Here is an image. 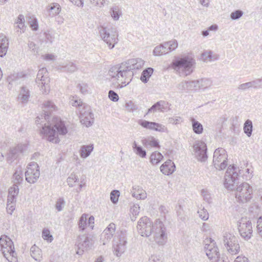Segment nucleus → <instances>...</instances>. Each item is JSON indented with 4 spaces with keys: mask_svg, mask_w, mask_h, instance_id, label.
Listing matches in <instances>:
<instances>
[{
    "mask_svg": "<svg viewBox=\"0 0 262 262\" xmlns=\"http://www.w3.org/2000/svg\"><path fill=\"white\" fill-rule=\"evenodd\" d=\"M223 243L227 251L232 255L236 254L239 251L237 238L233 234L226 232L223 235Z\"/></svg>",
    "mask_w": 262,
    "mask_h": 262,
    "instance_id": "obj_7",
    "label": "nucleus"
},
{
    "mask_svg": "<svg viewBox=\"0 0 262 262\" xmlns=\"http://www.w3.org/2000/svg\"><path fill=\"white\" fill-rule=\"evenodd\" d=\"M9 47V41L6 35L0 34V57H3L7 52Z\"/></svg>",
    "mask_w": 262,
    "mask_h": 262,
    "instance_id": "obj_24",
    "label": "nucleus"
},
{
    "mask_svg": "<svg viewBox=\"0 0 262 262\" xmlns=\"http://www.w3.org/2000/svg\"><path fill=\"white\" fill-rule=\"evenodd\" d=\"M214 245V241H211L210 244H205L204 249L206 255L210 260L213 262H217L220 260V255L217 247Z\"/></svg>",
    "mask_w": 262,
    "mask_h": 262,
    "instance_id": "obj_16",
    "label": "nucleus"
},
{
    "mask_svg": "<svg viewBox=\"0 0 262 262\" xmlns=\"http://www.w3.org/2000/svg\"><path fill=\"white\" fill-rule=\"evenodd\" d=\"M43 113L40 116H38L36 118V123L38 125L42 121L41 119H44L45 120L50 121L51 113L53 111L55 110L56 106L52 102L50 101H47L43 103Z\"/></svg>",
    "mask_w": 262,
    "mask_h": 262,
    "instance_id": "obj_14",
    "label": "nucleus"
},
{
    "mask_svg": "<svg viewBox=\"0 0 262 262\" xmlns=\"http://www.w3.org/2000/svg\"><path fill=\"white\" fill-rule=\"evenodd\" d=\"M110 13L111 16L115 20H117L119 19L120 16L122 15V12L117 6H115L111 8Z\"/></svg>",
    "mask_w": 262,
    "mask_h": 262,
    "instance_id": "obj_38",
    "label": "nucleus"
},
{
    "mask_svg": "<svg viewBox=\"0 0 262 262\" xmlns=\"http://www.w3.org/2000/svg\"><path fill=\"white\" fill-rule=\"evenodd\" d=\"M137 228L139 233L142 236L148 237L153 233L154 240L159 245L163 246L167 242L166 227L159 219L156 220L153 224L149 218L142 217L138 221Z\"/></svg>",
    "mask_w": 262,
    "mask_h": 262,
    "instance_id": "obj_2",
    "label": "nucleus"
},
{
    "mask_svg": "<svg viewBox=\"0 0 262 262\" xmlns=\"http://www.w3.org/2000/svg\"><path fill=\"white\" fill-rule=\"evenodd\" d=\"M188 85V90L193 91L199 89V85L197 80L187 81Z\"/></svg>",
    "mask_w": 262,
    "mask_h": 262,
    "instance_id": "obj_47",
    "label": "nucleus"
},
{
    "mask_svg": "<svg viewBox=\"0 0 262 262\" xmlns=\"http://www.w3.org/2000/svg\"><path fill=\"white\" fill-rule=\"evenodd\" d=\"M116 230V225L114 223L110 224L104 229L100 235V242L103 245H105L112 238Z\"/></svg>",
    "mask_w": 262,
    "mask_h": 262,
    "instance_id": "obj_19",
    "label": "nucleus"
},
{
    "mask_svg": "<svg viewBox=\"0 0 262 262\" xmlns=\"http://www.w3.org/2000/svg\"><path fill=\"white\" fill-rule=\"evenodd\" d=\"M55 123L54 126L51 125H42L40 133L42 136V138H46L50 142H53L56 139L58 135H65L68 133V129L66 127L64 122L60 118L55 117Z\"/></svg>",
    "mask_w": 262,
    "mask_h": 262,
    "instance_id": "obj_3",
    "label": "nucleus"
},
{
    "mask_svg": "<svg viewBox=\"0 0 262 262\" xmlns=\"http://www.w3.org/2000/svg\"><path fill=\"white\" fill-rule=\"evenodd\" d=\"M80 122L86 127L91 126L94 121V115L90 108L87 111L82 113L80 117Z\"/></svg>",
    "mask_w": 262,
    "mask_h": 262,
    "instance_id": "obj_20",
    "label": "nucleus"
},
{
    "mask_svg": "<svg viewBox=\"0 0 262 262\" xmlns=\"http://www.w3.org/2000/svg\"><path fill=\"white\" fill-rule=\"evenodd\" d=\"M77 88L80 90V92L83 94H85L88 93V86L86 83H79L77 85Z\"/></svg>",
    "mask_w": 262,
    "mask_h": 262,
    "instance_id": "obj_57",
    "label": "nucleus"
},
{
    "mask_svg": "<svg viewBox=\"0 0 262 262\" xmlns=\"http://www.w3.org/2000/svg\"><path fill=\"white\" fill-rule=\"evenodd\" d=\"M94 149L93 144L82 145L79 150L80 156L81 158L85 159L88 157Z\"/></svg>",
    "mask_w": 262,
    "mask_h": 262,
    "instance_id": "obj_27",
    "label": "nucleus"
},
{
    "mask_svg": "<svg viewBox=\"0 0 262 262\" xmlns=\"http://www.w3.org/2000/svg\"><path fill=\"white\" fill-rule=\"evenodd\" d=\"M99 31L101 38L107 45L109 48L110 49L114 48L118 42L117 33L113 31L110 32L109 29L103 26L100 27Z\"/></svg>",
    "mask_w": 262,
    "mask_h": 262,
    "instance_id": "obj_8",
    "label": "nucleus"
},
{
    "mask_svg": "<svg viewBox=\"0 0 262 262\" xmlns=\"http://www.w3.org/2000/svg\"><path fill=\"white\" fill-rule=\"evenodd\" d=\"M200 217L203 221H207L209 218V213L206 209L203 207L198 211Z\"/></svg>",
    "mask_w": 262,
    "mask_h": 262,
    "instance_id": "obj_46",
    "label": "nucleus"
},
{
    "mask_svg": "<svg viewBox=\"0 0 262 262\" xmlns=\"http://www.w3.org/2000/svg\"><path fill=\"white\" fill-rule=\"evenodd\" d=\"M120 195V191L118 190H113L110 194V199L112 202L116 204L118 202V198Z\"/></svg>",
    "mask_w": 262,
    "mask_h": 262,
    "instance_id": "obj_41",
    "label": "nucleus"
},
{
    "mask_svg": "<svg viewBox=\"0 0 262 262\" xmlns=\"http://www.w3.org/2000/svg\"><path fill=\"white\" fill-rule=\"evenodd\" d=\"M27 149L26 144H19L17 146L11 148L7 157L8 162H12L20 155L23 154Z\"/></svg>",
    "mask_w": 262,
    "mask_h": 262,
    "instance_id": "obj_18",
    "label": "nucleus"
},
{
    "mask_svg": "<svg viewBox=\"0 0 262 262\" xmlns=\"http://www.w3.org/2000/svg\"><path fill=\"white\" fill-rule=\"evenodd\" d=\"M164 45L169 48L170 52L174 51L177 48L178 43L176 39L171 40L170 41L165 42Z\"/></svg>",
    "mask_w": 262,
    "mask_h": 262,
    "instance_id": "obj_45",
    "label": "nucleus"
},
{
    "mask_svg": "<svg viewBox=\"0 0 262 262\" xmlns=\"http://www.w3.org/2000/svg\"><path fill=\"white\" fill-rule=\"evenodd\" d=\"M5 244H7L8 245H10V249L9 248V250H13V249L14 248V246L13 244V241L11 239V238L8 237L6 235H2L0 237V247L1 248V251L4 257H6V250L4 249V246Z\"/></svg>",
    "mask_w": 262,
    "mask_h": 262,
    "instance_id": "obj_23",
    "label": "nucleus"
},
{
    "mask_svg": "<svg viewBox=\"0 0 262 262\" xmlns=\"http://www.w3.org/2000/svg\"><path fill=\"white\" fill-rule=\"evenodd\" d=\"M31 257L36 261H40L41 260V251L40 249L35 245L31 247L30 249Z\"/></svg>",
    "mask_w": 262,
    "mask_h": 262,
    "instance_id": "obj_29",
    "label": "nucleus"
},
{
    "mask_svg": "<svg viewBox=\"0 0 262 262\" xmlns=\"http://www.w3.org/2000/svg\"><path fill=\"white\" fill-rule=\"evenodd\" d=\"M109 99L114 102H117L119 100L118 95L114 91L110 90L108 94Z\"/></svg>",
    "mask_w": 262,
    "mask_h": 262,
    "instance_id": "obj_56",
    "label": "nucleus"
},
{
    "mask_svg": "<svg viewBox=\"0 0 262 262\" xmlns=\"http://www.w3.org/2000/svg\"><path fill=\"white\" fill-rule=\"evenodd\" d=\"M168 107L169 104L167 102L163 100L158 101L148 109L146 115L151 112H156L157 111L164 112L168 108Z\"/></svg>",
    "mask_w": 262,
    "mask_h": 262,
    "instance_id": "obj_21",
    "label": "nucleus"
},
{
    "mask_svg": "<svg viewBox=\"0 0 262 262\" xmlns=\"http://www.w3.org/2000/svg\"><path fill=\"white\" fill-rule=\"evenodd\" d=\"M140 206L138 204H134L130 207V211L133 216H137L140 212Z\"/></svg>",
    "mask_w": 262,
    "mask_h": 262,
    "instance_id": "obj_59",
    "label": "nucleus"
},
{
    "mask_svg": "<svg viewBox=\"0 0 262 262\" xmlns=\"http://www.w3.org/2000/svg\"><path fill=\"white\" fill-rule=\"evenodd\" d=\"M125 107L126 109L129 112H134L138 110V105L135 104L133 101H129L125 103Z\"/></svg>",
    "mask_w": 262,
    "mask_h": 262,
    "instance_id": "obj_44",
    "label": "nucleus"
},
{
    "mask_svg": "<svg viewBox=\"0 0 262 262\" xmlns=\"http://www.w3.org/2000/svg\"><path fill=\"white\" fill-rule=\"evenodd\" d=\"M49 82L50 78L47 69L45 68L40 69L38 72L36 82L40 88L42 93H47L49 91Z\"/></svg>",
    "mask_w": 262,
    "mask_h": 262,
    "instance_id": "obj_9",
    "label": "nucleus"
},
{
    "mask_svg": "<svg viewBox=\"0 0 262 262\" xmlns=\"http://www.w3.org/2000/svg\"><path fill=\"white\" fill-rule=\"evenodd\" d=\"M237 170L238 167L234 164L228 167L225 173L224 182V186L227 189L234 190L238 186L237 184L239 174Z\"/></svg>",
    "mask_w": 262,
    "mask_h": 262,
    "instance_id": "obj_5",
    "label": "nucleus"
},
{
    "mask_svg": "<svg viewBox=\"0 0 262 262\" xmlns=\"http://www.w3.org/2000/svg\"><path fill=\"white\" fill-rule=\"evenodd\" d=\"M250 86L254 89H258L262 88V77L250 81Z\"/></svg>",
    "mask_w": 262,
    "mask_h": 262,
    "instance_id": "obj_42",
    "label": "nucleus"
},
{
    "mask_svg": "<svg viewBox=\"0 0 262 262\" xmlns=\"http://www.w3.org/2000/svg\"><path fill=\"white\" fill-rule=\"evenodd\" d=\"M127 236L125 233L121 232L118 235V241L114 244L113 248L114 253L117 256L119 257L123 253L126 248Z\"/></svg>",
    "mask_w": 262,
    "mask_h": 262,
    "instance_id": "obj_13",
    "label": "nucleus"
},
{
    "mask_svg": "<svg viewBox=\"0 0 262 262\" xmlns=\"http://www.w3.org/2000/svg\"><path fill=\"white\" fill-rule=\"evenodd\" d=\"M202 195H203V198H204V200L207 202L208 203H210V200H211V196H210V194L207 191L204 190V189H203L202 190Z\"/></svg>",
    "mask_w": 262,
    "mask_h": 262,
    "instance_id": "obj_62",
    "label": "nucleus"
},
{
    "mask_svg": "<svg viewBox=\"0 0 262 262\" xmlns=\"http://www.w3.org/2000/svg\"><path fill=\"white\" fill-rule=\"evenodd\" d=\"M199 89H205L212 85V81L209 78H202L198 80Z\"/></svg>",
    "mask_w": 262,
    "mask_h": 262,
    "instance_id": "obj_39",
    "label": "nucleus"
},
{
    "mask_svg": "<svg viewBox=\"0 0 262 262\" xmlns=\"http://www.w3.org/2000/svg\"><path fill=\"white\" fill-rule=\"evenodd\" d=\"M225 153H226V150L222 148H218L216 149L213 154V159H217L219 157H222V158L225 157Z\"/></svg>",
    "mask_w": 262,
    "mask_h": 262,
    "instance_id": "obj_49",
    "label": "nucleus"
},
{
    "mask_svg": "<svg viewBox=\"0 0 262 262\" xmlns=\"http://www.w3.org/2000/svg\"><path fill=\"white\" fill-rule=\"evenodd\" d=\"M65 201L63 198H59L56 202L55 208L58 211H61L65 205Z\"/></svg>",
    "mask_w": 262,
    "mask_h": 262,
    "instance_id": "obj_54",
    "label": "nucleus"
},
{
    "mask_svg": "<svg viewBox=\"0 0 262 262\" xmlns=\"http://www.w3.org/2000/svg\"><path fill=\"white\" fill-rule=\"evenodd\" d=\"M30 27L33 31H37L38 29V24L37 19L34 16H29L27 17Z\"/></svg>",
    "mask_w": 262,
    "mask_h": 262,
    "instance_id": "obj_37",
    "label": "nucleus"
},
{
    "mask_svg": "<svg viewBox=\"0 0 262 262\" xmlns=\"http://www.w3.org/2000/svg\"><path fill=\"white\" fill-rule=\"evenodd\" d=\"M19 193V188L17 185H13L8 189L7 201L9 202H16V196Z\"/></svg>",
    "mask_w": 262,
    "mask_h": 262,
    "instance_id": "obj_25",
    "label": "nucleus"
},
{
    "mask_svg": "<svg viewBox=\"0 0 262 262\" xmlns=\"http://www.w3.org/2000/svg\"><path fill=\"white\" fill-rule=\"evenodd\" d=\"M13 179H14V184L13 185H18L20 184L23 181V174L21 172H18L17 171H16L13 174Z\"/></svg>",
    "mask_w": 262,
    "mask_h": 262,
    "instance_id": "obj_43",
    "label": "nucleus"
},
{
    "mask_svg": "<svg viewBox=\"0 0 262 262\" xmlns=\"http://www.w3.org/2000/svg\"><path fill=\"white\" fill-rule=\"evenodd\" d=\"M195 157L201 162H205L208 158L206 144L202 141H196L193 145Z\"/></svg>",
    "mask_w": 262,
    "mask_h": 262,
    "instance_id": "obj_11",
    "label": "nucleus"
},
{
    "mask_svg": "<svg viewBox=\"0 0 262 262\" xmlns=\"http://www.w3.org/2000/svg\"><path fill=\"white\" fill-rule=\"evenodd\" d=\"M76 245L77 247V254L82 255L84 250H89L92 248L93 242L92 239L89 237L81 235L78 237Z\"/></svg>",
    "mask_w": 262,
    "mask_h": 262,
    "instance_id": "obj_12",
    "label": "nucleus"
},
{
    "mask_svg": "<svg viewBox=\"0 0 262 262\" xmlns=\"http://www.w3.org/2000/svg\"><path fill=\"white\" fill-rule=\"evenodd\" d=\"M190 120L192 123V127L194 133L196 134H202L203 132V127L202 124L192 117L190 118Z\"/></svg>",
    "mask_w": 262,
    "mask_h": 262,
    "instance_id": "obj_30",
    "label": "nucleus"
},
{
    "mask_svg": "<svg viewBox=\"0 0 262 262\" xmlns=\"http://www.w3.org/2000/svg\"><path fill=\"white\" fill-rule=\"evenodd\" d=\"M238 229L241 236L246 241L249 240L252 235V227L250 221L246 222H242L238 223Z\"/></svg>",
    "mask_w": 262,
    "mask_h": 262,
    "instance_id": "obj_15",
    "label": "nucleus"
},
{
    "mask_svg": "<svg viewBox=\"0 0 262 262\" xmlns=\"http://www.w3.org/2000/svg\"><path fill=\"white\" fill-rule=\"evenodd\" d=\"M195 63V60L193 57L184 55L176 58L171 63V67L180 74L188 76L193 72Z\"/></svg>",
    "mask_w": 262,
    "mask_h": 262,
    "instance_id": "obj_4",
    "label": "nucleus"
},
{
    "mask_svg": "<svg viewBox=\"0 0 262 262\" xmlns=\"http://www.w3.org/2000/svg\"><path fill=\"white\" fill-rule=\"evenodd\" d=\"M15 204L16 203L13 202H9L7 201V212L8 213L10 214H12L14 210L15 209Z\"/></svg>",
    "mask_w": 262,
    "mask_h": 262,
    "instance_id": "obj_58",
    "label": "nucleus"
},
{
    "mask_svg": "<svg viewBox=\"0 0 262 262\" xmlns=\"http://www.w3.org/2000/svg\"><path fill=\"white\" fill-rule=\"evenodd\" d=\"M107 0H90L92 4H94L95 6L101 7L104 6Z\"/></svg>",
    "mask_w": 262,
    "mask_h": 262,
    "instance_id": "obj_60",
    "label": "nucleus"
},
{
    "mask_svg": "<svg viewBox=\"0 0 262 262\" xmlns=\"http://www.w3.org/2000/svg\"><path fill=\"white\" fill-rule=\"evenodd\" d=\"M176 170L174 163L170 160H167L160 167L161 171L165 175L172 174Z\"/></svg>",
    "mask_w": 262,
    "mask_h": 262,
    "instance_id": "obj_22",
    "label": "nucleus"
},
{
    "mask_svg": "<svg viewBox=\"0 0 262 262\" xmlns=\"http://www.w3.org/2000/svg\"><path fill=\"white\" fill-rule=\"evenodd\" d=\"M138 124L145 128L159 132H165L166 130V128L165 126L161 124L155 122L148 121L145 120H139Z\"/></svg>",
    "mask_w": 262,
    "mask_h": 262,
    "instance_id": "obj_17",
    "label": "nucleus"
},
{
    "mask_svg": "<svg viewBox=\"0 0 262 262\" xmlns=\"http://www.w3.org/2000/svg\"><path fill=\"white\" fill-rule=\"evenodd\" d=\"M227 155L225 153V158L219 157L217 159L213 160V163L214 167L216 169L223 170L227 166Z\"/></svg>",
    "mask_w": 262,
    "mask_h": 262,
    "instance_id": "obj_26",
    "label": "nucleus"
},
{
    "mask_svg": "<svg viewBox=\"0 0 262 262\" xmlns=\"http://www.w3.org/2000/svg\"><path fill=\"white\" fill-rule=\"evenodd\" d=\"M42 237L45 240L51 242L53 240V236L48 229H43L42 232Z\"/></svg>",
    "mask_w": 262,
    "mask_h": 262,
    "instance_id": "obj_55",
    "label": "nucleus"
},
{
    "mask_svg": "<svg viewBox=\"0 0 262 262\" xmlns=\"http://www.w3.org/2000/svg\"><path fill=\"white\" fill-rule=\"evenodd\" d=\"M163 158V155L160 152H152L150 157V162L152 164H157L160 163Z\"/></svg>",
    "mask_w": 262,
    "mask_h": 262,
    "instance_id": "obj_36",
    "label": "nucleus"
},
{
    "mask_svg": "<svg viewBox=\"0 0 262 262\" xmlns=\"http://www.w3.org/2000/svg\"><path fill=\"white\" fill-rule=\"evenodd\" d=\"M187 84V81H182L178 84L177 88L181 91L188 90Z\"/></svg>",
    "mask_w": 262,
    "mask_h": 262,
    "instance_id": "obj_63",
    "label": "nucleus"
},
{
    "mask_svg": "<svg viewBox=\"0 0 262 262\" xmlns=\"http://www.w3.org/2000/svg\"><path fill=\"white\" fill-rule=\"evenodd\" d=\"M202 56L204 60H206L208 59L211 60H215L216 58L215 55H213V52L211 51H205L202 54Z\"/></svg>",
    "mask_w": 262,
    "mask_h": 262,
    "instance_id": "obj_52",
    "label": "nucleus"
},
{
    "mask_svg": "<svg viewBox=\"0 0 262 262\" xmlns=\"http://www.w3.org/2000/svg\"><path fill=\"white\" fill-rule=\"evenodd\" d=\"M250 88H251V87L249 82L241 84L238 86V89L242 91H245Z\"/></svg>",
    "mask_w": 262,
    "mask_h": 262,
    "instance_id": "obj_64",
    "label": "nucleus"
},
{
    "mask_svg": "<svg viewBox=\"0 0 262 262\" xmlns=\"http://www.w3.org/2000/svg\"><path fill=\"white\" fill-rule=\"evenodd\" d=\"M142 143L146 148H148V146L154 147H158L159 146V142L154 137L143 139L142 140Z\"/></svg>",
    "mask_w": 262,
    "mask_h": 262,
    "instance_id": "obj_28",
    "label": "nucleus"
},
{
    "mask_svg": "<svg viewBox=\"0 0 262 262\" xmlns=\"http://www.w3.org/2000/svg\"><path fill=\"white\" fill-rule=\"evenodd\" d=\"M244 13L241 10H236L232 12L230 14V18L232 20H237L240 18Z\"/></svg>",
    "mask_w": 262,
    "mask_h": 262,
    "instance_id": "obj_53",
    "label": "nucleus"
},
{
    "mask_svg": "<svg viewBox=\"0 0 262 262\" xmlns=\"http://www.w3.org/2000/svg\"><path fill=\"white\" fill-rule=\"evenodd\" d=\"M144 61L140 58H132L122 62L121 64L114 66L108 71V75L112 78H116L119 80L120 77L124 78V81L119 82L116 85L117 89H121L128 85L134 75L132 72L134 70H139L143 66Z\"/></svg>",
    "mask_w": 262,
    "mask_h": 262,
    "instance_id": "obj_1",
    "label": "nucleus"
},
{
    "mask_svg": "<svg viewBox=\"0 0 262 262\" xmlns=\"http://www.w3.org/2000/svg\"><path fill=\"white\" fill-rule=\"evenodd\" d=\"M132 147L134 151L137 155L142 158L146 157V150L141 146L138 145L136 141L134 142Z\"/></svg>",
    "mask_w": 262,
    "mask_h": 262,
    "instance_id": "obj_32",
    "label": "nucleus"
},
{
    "mask_svg": "<svg viewBox=\"0 0 262 262\" xmlns=\"http://www.w3.org/2000/svg\"><path fill=\"white\" fill-rule=\"evenodd\" d=\"M235 189V196L239 202L246 203L252 199L253 189L248 183H242Z\"/></svg>",
    "mask_w": 262,
    "mask_h": 262,
    "instance_id": "obj_6",
    "label": "nucleus"
},
{
    "mask_svg": "<svg viewBox=\"0 0 262 262\" xmlns=\"http://www.w3.org/2000/svg\"><path fill=\"white\" fill-rule=\"evenodd\" d=\"M161 45L156 46L153 50L155 56H160L163 54Z\"/></svg>",
    "mask_w": 262,
    "mask_h": 262,
    "instance_id": "obj_61",
    "label": "nucleus"
},
{
    "mask_svg": "<svg viewBox=\"0 0 262 262\" xmlns=\"http://www.w3.org/2000/svg\"><path fill=\"white\" fill-rule=\"evenodd\" d=\"M78 177L75 174H71L67 179V183L68 185L72 187L74 185V183L78 182Z\"/></svg>",
    "mask_w": 262,
    "mask_h": 262,
    "instance_id": "obj_51",
    "label": "nucleus"
},
{
    "mask_svg": "<svg viewBox=\"0 0 262 262\" xmlns=\"http://www.w3.org/2000/svg\"><path fill=\"white\" fill-rule=\"evenodd\" d=\"M61 69L63 72L73 73L75 72L78 69V68L75 63L69 61L65 65L62 66Z\"/></svg>",
    "mask_w": 262,
    "mask_h": 262,
    "instance_id": "obj_35",
    "label": "nucleus"
},
{
    "mask_svg": "<svg viewBox=\"0 0 262 262\" xmlns=\"http://www.w3.org/2000/svg\"><path fill=\"white\" fill-rule=\"evenodd\" d=\"M243 129L244 133L250 137L252 135L253 130V124L251 120L247 119L244 124Z\"/></svg>",
    "mask_w": 262,
    "mask_h": 262,
    "instance_id": "obj_34",
    "label": "nucleus"
},
{
    "mask_svg": "<svg viewBox=\"0 0 262 262\" xmlns=\"http://www.w3.org/2000/svg\"><path fill=\"white\" fill-rule=\"evenodd\" d=\"M10 256L7 257V254L6 253V257H5L9 262H17V254L15 252V248L13 249V250L10 251L9 253Z\"/></svg>",
    "mask_w": 262,
    "mask_h": 262,
    "instance_id": "obj_48",
    "label": "nucleus"
},
{
    "mask_svg": "<svg viewBox=\"0 0 262 262\" xmlns=\"http://www.w3.org/2000/svg\"><path fill=\"white\" fill-rule=\"evenodd\" d=\"M40 176L39 167L37 163H30L25 172L26 180L29 183L33 184L37 181Z\"/></svg>",
    "mask_w": 262,
    "mask_h": 262,
    "instance_id": "obj_10",
    "label": "nucleus"
},
{
    "mask_svg": "<svg viewBox=\"0 0 262 262\" xmlns=\"http://www.w3.org/2000/svg\"><path fill=\"white\" fill-rule=\"evenodd\" d=\"M133 189L136 190V191L132 192L133 196L138 199H144L146 198V193L143 190L141 189L139 186H135L133 187Z\"/></svg>",
    "mask_w": 262,
    "mask_h": 262,
    "instance_id": "obj_33",
    "label": "nucleus"
},
{
    "mask_svg": "<svg viewBox=\"0 0 262 262\" xmlns=\"http://www.w3.org/2000/svg\"><path fill=\"white\" fill-rule=\"evenodd\" d=\"M154 72V69L152 68H147L144 70L141 73L140 80L144 83L148 81Z\"/></svg>",
    "mask_w": 262,
    "mask_h": 262,
    "instance_id": "obj_31",
    "label": "nucleus"
},
{
    "mask_svg": "<svg viewBox=\"0 0 262 262\" xmlns=\"http://www.w3.org/2000/svg\"><path fill=\"white\" fill-rule=\"evenodd\" d=\"M86 225L87 223L86 217L84 216V214H82L80 217L78 222V226L79 229L81 231H83L85 229Z\"/></svg>",
    "mask_w": 262,
    "mask_h": 262,
    "instance_id": "obj_50",
    "label": "nucleus"
},
{
    "mask_svg": "<svg viewBox=\"0 0 262 262\" xmlns=\"http://www.w3.org/2000/svg\"><path fill=\"white\" fill-rule=\"evenodd\" d=\"M19 96H20L21 102L23 103L26 102L30 97L29 90L25 86H22L21 88Z\"/></svg>",
    "mask_w": 262,
    "mask_h": 262,
    "instance_id": "obj_40",
    "label": "nucleus"
}]
</instances>
